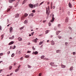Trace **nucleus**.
<instances>
[{
	"label": "nucleus",
	"mask_w": 76,
	"mask_h": 76,
	"mask_svg": "<svg viewBox=\"0 0 76 76\" xmlns=\"http://www.w3.org/2000/svg\"><path fill=\"white\" fill-rule=\"evenodd\" d=\"M50 12H48V10H47L46 11V14H47V16L46 18V19H48V18L49 15H50Z\"/></svg>",
	"instance_id": "nucleus-1"
},
{
	"label": "nucleus",
	"mask_w": 76,
	"mask_h": 76,
	"mask_svg": "<svg viewBox=\"0 0 76 76\" xmlns=\"http://www.w3.org/2000/svg\"><path fill=\"white\" fill-rule=\"evenodd\" d=\"M9 7L10 8H8L7 10V12H10V10L12 9V7Z\"/></svg>",
	"instance_id": "nucleus-2"
},
{
	"label": "nucleus",
	"mask_w": 76,
	"mask_h": 76,
	"mask_svg": "<svg viewBox=\"0 0 76 76\" xmlns=\"http://www.w3.org/2000/svg\"><path fill=\"white\" fill-rule=\"evenodd\" d=\"M28 6L31 9H32L34 7V5L31 4H29Z\"/></svg>",
	"instance_id": "nucleus-3"
},
{
	"label": "nucleus",
	"mask_w": 76,
	"mask_h": 76,
	"mask_svg": "<svg viewBox=\"0 0 76 76\" xmlns=\"http://www.w3.org/2000/svg\"><path fill=\"white\" fill-rule=\"evenodd\" d=\"M9 30L10 33H12L13 32V28L12 27H10Z\"/></svg>",
	"instance_id": "nucleus-4"
},
{
	"label": "nucleus",
	"mask_w": 76,
	"mask_h": 76,
	"mask_svg": "<svg viewBox=\"0 0 76 76\" xmlns=\"http://www.w3.org/2000/svg\"><path fill=\"white\" fill-rule=\"evenodd\" d=\"M32 54H35V55H37L38 54V52H37V51L33 52Z\"/></svg>",
	"instance_id": "nucleus-5"
},
{
	"label": "nucleus",
	"mask_w": 76,
	"mask_h": 76,
	"mask_svg": "<svg viewBox=\"0 0 76 76\" xmlns=\"http://www.w3.org/2000/svg\"><path fill=\"white\" fill-rule=\"evenodd\" d=\"M38 39H37V38H36L35 39L33 40L32 41L33 42H35V43H36V42H37V41H38Z\"/></svg>",
	"instance_id": "nucleus-6"
},
{
	"label": "nucleus",
	"mask_w": 76,
	"mask_h": 76,
	"mask_svg": "<svg viewBox=\"0 0 76 76\" xmlns=\"http://www.w3.org/2000/svg\"><path fill=\"white\" fill-rule=\"evenodd\" d=\"M68 5L69 7L70 8H72V4H71V3L70 2H69L68 4Z\"/></svg>",
	"instance_id": "nucleus-7"
},
{
	"label": "nucleus",
	"mask_w": 76,
	"mask_h": 76,
	"mask_svg": "<svg viewBox=\"0 0 76 76\" xmlns=\"http://www.w3.org/2000/svg\"><path fill=\"white\" fill-rule=\"evenodd\" d=\"M19 17V14L17 13L15 15V18H18Z\"/></svg>",
	"instance_id": "nucleus-8"
},
{
	"label": "nucleus",
	"mask_w": 76,
	"mask_h": 76,
	"mask_svg": "<svg viewBox=\"0 0 76 76\" xmlns=\"http://www.w3.org/2000/svg\"><path fill=\"white\" fill-rule=\"evenodd\" d=\"M69 21V18L68 17H66V18L65 22H68Z\"/></svg>",
	"instance_id": "nucleus-9"
},
{
	"label": "nucleus",
	"mask_w": 76,
	"mask_h": 76,
	"mask_svg": "<svg viewBox=\"0 0 76 76\" xmlns=\"http://www.w3.org/2000/svg\"><path fill=\"white\" fill-rule=\"evenodd\" d=\"M15 1H16V0H9V2L12 3H13V2Z\"/></svg>",
	"instance_id": "nucleus-10"
},
{
	"label": "nucleus",
	"mask_w": 76,
	"mask_h": 76,
	"mask_svg": "<svg viewBox=\"0 0 76 76\" xmlns=\"http://www.w3.org/2000/svg\"><path fill=\"white\" fill-rule=\"evenodd\" d=\"M24 19H25V17L24 15L22 16V17L21 18V20H23Z\"/></svg>",
	"instance_id": "nucleus-11"
},
{
	"label": "nucleus",
	"mask_w": 76,
	"mask_h": 76,
	"mask_svg": "<svg viewBox=\"0 0 76 76\" xmlns=\"http://www.w3.org/2000/svg\"><path fill=\"white\" fill-rule=\"evenodd\" d=\"M17 54H18L19 55H20V54H21V52H20V51H17Z\"/></svg>",
	"instance_id": "nucleus-12"
},
{
	"label": "nucleus",
	"mask_w": 76,
	"mask_h": 76,
	"mask_svg": "<svg viewBox=\"0 0 76 76\" xmlns=\"http://www.w3.org/2000/svg\"><path fill=\"white\" fill-rule=\"evenodd\" d=\"M18 41H22V39L20 37L18 38Z\"/></svg>",
	"instance_id": "nucleus-13"
},
{
	"label": "nucleus",
	"mask_w": 76,
	"mask_h": 76,
	"mask_svg": "<svg viewBox=\"0 0 76 76\" xmlns=\"http://www.w3.org/2000/svg\"><path fill=\"white\" fill-rule=\"evenodd\" d=\"M55 44V43H54V42L52 41L51 42V45H54Z\"/></svg>",
	"instance_id": "nucleus-14"
},
{
	"label": "nucleus",
	"mask_w": 76,
	"mask_h": 76,
	"mask_svg": "<svg viewBox=\"0 0 76 76\" xmlns=\"http://www.w3.org/2000/svg\"><path fill=\"white\" fill-rule=\"evenodd\" d=\"M61 66L62 68H65L66 67V66L64 65H63V64H61Z\"/></svg>",
	"instance_id": "nucleus-15"
},
{
	"label": "nucleus",
	"mask_w": 76,
	"mask_h": 76,
	"mask_svg": "<svg viewBox=\"0 0 76 76\" xmlns=\"http://www.w3.org/2000/svg\"><path fill=\"white\" fill-rule=\"evenodd\" d=\"M54 17H52V20L51 21V22H53L54 20Z\"/></svg>",
	"instance_id": "nucleus-16"
},
{
	"label": "nucleus",
	"mask_w": 76,
	"mask_h": 76,
	"mask_svg": "<svg viewBox=\"0 0 76 76\" xmlns=\"http://www.w3.org/2000/svg\"><path fill=\"white\" fill-rule=\"evenodd\" d=\"M14 43V42L12 41L9 43V45H12V44H13Z\"/></svg>",
	"instance_id": "nucleus-17"
},
{
	"label": "nucleus",
	"mask_w": 76,
	"mask_h": 76,
	"mask_svg": "<svg viewBox=\"0 0 76 76\" xmlns=\"http://www.w3.org/2000/svg\"><path fill=\"white\" fill-rule=\"evenodd\" d=\"M45 34H48V32H50V30H47L46 31H45Z\"/></svg>",
	"instance_id": "nucleus-18"
},
{
	"label": "nucleus",
	"mask_w": 76,
	"mask_h": 76,
	"mask_svg": "<svg viewBox=\"0 0 76 76\" xmlns=\"http://www.w3.org/2000/svg\"><path fill=\"white\" fill-rule=\"evenodd\" d=\"M34 13H31L29 14V16H34Z\"/></svg>",
	"instance_id": "nucleus-19"
},
{
	"label": "nucleus",
	"mask_w": 76,
	"mask_h": 76,
	"mask_svg": "<svg viewBox=\"0 0 76 76\" xmlns=\"http://www.w3.org/2000/svg\"><path fill=\"white\" fill-rule=\"evenodd\" d=\"M28 16V14H27V13H25L24 14V16L25 17H27Z\"/></svg>",
	"instance_id": "nucleus-20"
},
{
	"label": "nucleus",
	"mask_w": 76,
	"mask_h": 76,
	"mask_svg": "<svg viewBox=\"0 0 76 76\" xmlns=\"http://www.w3.org/2000/svg\"><path fill=\"white\" fill-rule=\"evenodd\" d=\"M50 8L51 9H53V2H51L50 5Z\"/></svg>",
	"instance_id": "nucleus-21"
},
{
	"label": "nucleus",
	"mask_w": 76,
	"mask_h": 76,
	"mask_svg": "<svg viewBox=\"0 0 76 76\" xmlns=\"http://www.w3.org/2000/svg\"><path fill=\"white\" fill-rule=\"evenodd\" d=\"M26 1H27V0H24L22 2V4H24L26 2Z\"/></svg>",
	"instance_id": "nucleus-22"
},
{
	"label": "nucleus",
	"mask_w": 76,
	"mask_h": 76,
	"mask_svg": "<svg viewBox=\"0 0 76 76\" xmlns=\"http://www.w3.org/2000/svg\"><path fill=\"white\" fill-rule=\"evenodd\" d=\"M19 70V68H18L17 69H16L15 70V72H17Z\"/></svg>",
	"instance_id": "nucleus-23"
},
{
	"label": "nucleus",
	"mask_w": 76,
	"mask_h": 76,
	"mask_svg": "<svg viewBox=\"0 0 76 76\" xmlns=\"http://www.w3.org/2000/svg\"><path fill=\"white\" fill-rule=\"evenodd\" d=\"M44 57H45V56H42L41 57V58L42 59H43L44 60Z\"/></svg>",
	"instance_id": "nucleus-24"
},
{
	"label": "nucleus",
	"mask_w": 76,
	"mask_h": 76,
	"mask_svg": "<svg viewBox=\"0 0 76 76\" xmlns=\"http://www.w3.org/2000/svg\"><path fill=\"white\" fill-rule=\"evenodd\" d=\"M67 14H68V15H69V16H70V11H68L67 12Z\"/></svg>",
	"instance_id": "nucleus-25"
},
{
	"label": "nucleus",
	"mask_w": 76,
	"mask_h": 76,
	"mask_svg": "<svg viewBox=\"0 0 76 76\" xmlns=\"http://www.w3.org/2000/svg\"><path fill=\"white\" fill-rule=\"evenodd\" d=\"M44 3V1H43L42 2H41V3H40L39 4V6H41V5H42V4H43V3Z\"/></svg>",
	"instance_id": "nucleus-26"
},
{
	"label": "nucleus",
	"mask_w": 76,
	"mask_h": 76,
	"mask_svg": "<svg viewBox=\"0 0 76 76\" xmlns=\"http://www.w3.org/2000/svg\"><path fill=\"white\" fill-rule=\"evenodd\" d=\"M24 28V26H23L22 27H21L20 28V30H22Z\"/></svg>",
	"instance_id": "nucleus-27"
},
{
	"label": "nucleus",
	"mask_w": 76,
	"mask_h": 76,
	"mask_svg": "<svg viewBox=\"0 0 76 76\" xmlns=\"http://www.w3.org/2000/svg\"><path fill=\"white\" fill-rule=\"evenodd\" d=\"M54 63L51 62L50 63V64L51 66H53V65H54Z\"/></svg>",
	"instance_id": "nucleus-28"
},
{
	"label": "nucleus",
	"mask_w": 76,
	"mask_h": 76,
	"mask_svg": "<svg viewBox=\"0 0 76 76\" xmlns=\"http://www.w3.org/2000/svg\"><path fill=\"white\" fill-rule=\"evenodd\" d=\"M70 71H72L73 70V66H71L69 69Z\"/></svg>",
	"instance_id": "nucleus-29"
},
{
	"label": "nucleus",
	"mask_w": 76,
	"mask_h": 76,
	"mask_svg": "<svg viewBox=\"0 0 76 76\" xmlns=\"http://www.w3.org/2000/svg\"><path fill=\"white\" fill-rule=\"evenodd\" d=\"M60 32H61V31H58L56 33V34L57 35H58V34H59V33H60Z\"/></svg>",
	"instance_id": "nucleus-30"
},
{
	"label": "nucleus",
	"mask_w": 76,
	"mask_h": 76,
	"mask_svg": "<svg viewBox=\"0 0 76 76\" xmlns=\"http://www.w3.org/2000/svg\"><path fill=\"white\" fill-rule=\"evenodd\" d=\"M43 60H46V61H47V60H48L49 59L48 58H44L43 59Z\"/></svg>",
	"instance_id": "nucleus-31"
},
{
	"label": "nucleus",
	"mask_w": 76,
	"mask_h": 76,
	"mask_svg": "<svg viewBox=\"0 0 76 76\" xmlns=\"http://www.w3.org/2000/svg\"><path fill=\"white\" fill-rule=\"evenodd\" d=\"M43 41H43L42 42H40L39 43V45H41V44L43 43Z\"/></svg>",
	"instance_id": "nucleus-32"
},
{
	"label": "nucleus",
	"mask_w": 76,
	"mask_h": 76,
	"mask_svg": "<svg viewBox=\"0 0 76 76\" xmlns=\"http://www.w3.org/2000/svg\"><path fill=\"white\" fill-rule=\"evenodd\" d=\"M12 69V66H10L9 67V70H11Z\"/></svg>",
	"instance_id": "nucleus-33"
},
{
	"label": "nucleus",
	"mask_w": 76,
	"mask_h": 76,
	"mask_svg": "<svg viewBox=\"0 0 76 76\" xmlns=\"http://www.w3.org/2000/svg\"><path fill=\"white\" fill-rule=\"evenodd\" d=\"M24 23L25 24H26V23H27V20H25V21L24 22Z\"/></svg>",
	"instance_id": "nucleus-34"
},
{
	"label": "nucleus",
	"mask_w": 76,
	"mask_h": 76,
	"mask_svg": "<svg viewBox=\"0 0 76 76\" xmlns=\"http://www.w3.org/2000/svg\"><path fill=\"white\" fill-rule=\"evenodd\" d=\"M29 56H28V55H26L25 56L26 58H29Z\"/></svg>",
	"instance_id": "nucleus-35"
},
{
	"label": "nucleus",
	"mask_w": 76,
	"mask_h": 76,
	"mask_svg": "<svg viewBox=\"0 0 76 76\" xmlns=\"http://www.w3.org/2000/svg\"><path fill=\"white\" fill-rule=\"evenodd\" d=\"M49 10H50V7H49V8H48V10H46V11H47V10H48V12H50V11H49Z\"/></svg>",
	"instance_id": "nucleus-36"
},
{
	"label": "nucleus",
	"mask_w": 76,
	"mask_h": 76,
	"mask_svg": "<svg viewBox=\"0 0 76 76\" xmlns=\"http://www.w3.org/2000/svg\"><path fill=\"white\" fill-rule=\"evenodd\" d=\"M3 36H4V34H2L1 35V39H2L3 38Z\"/></svg>",
	"instance_id": "nucleus-37"
},
{
	"label": "nucleus",
	"mask_w": 76,
	"mask_h": 76,
	"mask_svg": "<svg viewBox=\"0 0 76 76\" xmlns=\"http://www.w3.org/2000/svg\"><path fill=\"white\" fill-rule=\"evenodd\" d=\"M59 51H60V50H56V53H59Z\"/></svg>",
	"instance_id": "nucleus-38"
},
{
	"label": "nucleus",
	"mask_w": 76,
	"mask_h": 76,
	"mask_svg": "<svg viewBox=\"0 0 76 76\" xmlns=\"http://www.w3.org/2000/svg\"><path fill=\"white\" fill-rule=\"evenodd\" d=\"M31 66H29V65H28V68H31Z\"/></svg>",
	"instance_id": "nucleus-39"
},
{
	"label": "nucleus",
	"mask_w": 76,
	"mask_h": 76,
	"mask_svg": "<svg viewBox=\"0 0 76 76\" xmlns=\"http://www.w3.org/2000/svg\"><path fill=\"white\" fill-rule=\"evenodd\" d=\"M18 5V3L17 2L16 4L15 5V7H16V6H17Z\"/></svg>",
	"instance_id": "nucleus-40"
},
{
	"label": "nucleus",
	"mask_w": 76,
	"mask_h": 76,
	"mask_svg": "<svg viewBox=\"0 0 76 76\" xmlns=\"http://www.w3.org/2000/svg\"><path fill=\"white\" fill-rule=\"evenodd\" d=\"M31 51H28L27 53H31Z\"/></svg>",
	"instance_id": "nucleus-41"
},
{
	"label": "nucleus",
	"mask_w": 76,
	"mask_h": 76,
	"mask_svg": "<svg viewBox=\"0 0 76 76\" xmlns=\"http://www.w3.org/2000/svg\"><path fill=\"white\" fill-rule=\"evenodd\" d=\"M15 48H16V46L15 45H14L12 48V49H14Z\"/></svg>",
	"instance_id": "nucleus-42"
},
{
	"label": "nucleus",
	"mask_w": 76,
	"mask_h": 76,
	"mask_svg": "<svg viewBox=\"0 0 76 76\" xmlns=\"http://www.w3.org/2000/svg\"><path fill=\"white\" fill-rule=\"evenodd\" d=\"M12 57H14V53H12L11 55Z\"/></svg>",
	"instance_id": "nucleus-43"
},
{
	"label": "nucleus",
	"mask_w": 76,
	"mask_h": 76,
	"mask_svg": "<svg viewBox=\"0 0 76 76\" xmlns=\"http://www.w3.org/2000/svg\"><path fill=\"white\" fill-rule=\"evenodd\" d=\"M58 38L59 39H61V36H58Z\"/></svg>",
	"instance_id": "nucleus-44"
},
{
	"label": "nucleus",
	"mask_w": 76,
	"mask_h": 76,
	"mask_svg": "<svg viewBox=\"0 0 76 76\" xmlns=\"http://www.w3.org/2000/svg\"><path fill=\"white\" fill-rule=\"evenodd\" d=\"M14 37L15 36H12V37H11V38L12 39H13Z\"/></svg>",
	"instance_id": "nucleus-45"
},
{
	"label": "nucleus",
	"mask_w": 76,
	"mask_h": 76,
	"mask_svg": "<svg viewBox=\"0 0 76 76\" xmlns=\"http://www.w3.org/2000/svg\"><path fill=\"white\" fill-rule=\"evenodd\" d=\"M3 53H0V56H3Z\"/></svg>",
	"instance_id": "nucleus-46"
},
{
	"label": "nucleus",
	"mask_w": 76,
	"mask_h": 76,
	"mask_svg": "<svg viewBox=\"0 0 76 76\" xmlns=\"http://www.w3.org/2000/svg\"><path fill=\"white\" fill-rule=\"evenodd\" d=\"M10 53V51H8L7 52V54H9Z\"/></svg>",
	"instance_id": "nucleus-47"
},
{
	"label": "nucleus",
	"mask_w": 76,
	"mask_h": 76,
	"mask_svg": "<svg viewBox=\"0 0 76 76\" xmlns=\"http://www.w3.org/2000/svg\"><path fill=\"white\" fill-rule=\"evenodd\" d=\"M34 32H33L31 33V35L32 36L34 35Z\"/></svg>",
	"instance_id": "nucleus-48"
},
{
	"label": "nucleus",
	"mask_w": 76,
	"mask_h": 76,
	"mask_svg": "<svg viewBox=\"0 0 76 76\" xmlns=\"http://www.w3.org/2000/svg\"><path fill=\"white\" fill-rule=\"evenodd\" d=\"M75 54H76V53H75V52H73V55H75Z\"/></svg>",
	"instance_id": "nucleus-49"
},
{
	"label": "nucleus",
	"mask_w": 76,
	"mask_h": 76,
	"mask_svg": "<svg viewBox=\"0 0 76 76\" xmlns=\"http://www.w3.org/2000/svg\"><path fill=\"white\" fill-rule=\"evenodd\" d=\"M58 27L59 28L60 27V24H59L58 25Z\"/></svg>",
	"instance_id": "nucleus-50"
},
{
	"label": "nucleus",
	"mask_w": 76,
	"mask_h": 76,
	"mask_svg": "<svg viewBox=\"0 0 76 76\" xmlns=\"http://www.w3.org/2000/svg\"><path fill=\"white\" fill-rule=\"evenodd\" d=\"M68 44V42H66L65 43V45H67V44Z\"/></svg>",
	"instance_id": "nucleus-51"
},
{
	"label": "nucleus",
	"mask_w": 76,
	"mask_h": 76,
	"mask_svg": "<svg viewBox=\"0 0 76 76\" xmlns=\"http://www.w3.org/2000/svg\"><path fill=\"white\" fill-rule=\"evenodd\" d=\"M51 23H49V26H51Z\"/></svg>",
	"instance_id": "nucleus-52"
},
{
	"label": "nucleus",
	"mask_w": 76,
	"mask_h": 76,
	"mask_svg": "<svg viewBox=\"0 0 76 76\" xmlns=\"http://www.w3.org/2000/svg\"><path fill=\"white\" fill-rule=\"evenodd\" d=\"M32 12H33V13H35V11L34 10H32Z\"/></svg>",
	"instance_id": "nucleus-53"
},
{
	"label": "nucleus",
	"mask_w": 76,
	"mask_h": 76,
	"mask_svg": "<svg viewBox=\"0 0 76 76\" xmlns=\"http://www.w3.org/2000/svg\"><path fill=\"white\" fill-rule=\"evenodd\" d=\"M41 75H42L41 73H40L39 74V76H41Z\"/></svg>",
	"instance_id": "nucleus-54"
},
{
	"label": "nucleus",
	"mask_w": 76,
	"mask_h": 76,
	"mask_svg": "<svg viewBox=\"0 0 76 76\" xmlns=\"http://www.w3.org/2000/svg\"><path fill=\"white\" fill-rule=\"evenodd\" d=\"M20 60H23V57H21L20 58Z\"/></svg>",
	"instance_id": "nucleus-55"
},
{
	"label": "nucleus",
	"mask_w": 76,
	"mask_h": 76,
	"mask_svg": "<svg viewBox=\"0 0 76 76\" xmlns=\"http://www.w3.org/2000/svg\"><path fill=\"white\" fill-rule=\"evenodd\" d=\"M52 18H54V14H52Z\"/></svg>",
	"instance_id": "nucleus-56"
},
{
	"label": "nucleus",
	"mask_w": 76,
	"mask_h": 76,
	"mask_svg": "<svg viewBox=\"0 0 76 76\" xmlns=\"http://www.w3.org/2000/svg\"><path fill=\"white\" fill-rule=\"evenodd\" d=\"M20 67V65L18 66V68L19 69Z\"/></svg>",
	"instance_id": "nucleus-57"
},
{
	"label": "nucleus",
	"mask_w": 76,
	"mask_h": 76,
	"mask_svg": "<svg viewBox=\"0 0 76 76\" xmlns=\"http://www.w3.org/2000/svg\"><path fill=\"white\" fill-rule=\"evenodd\" d=\"M32 48L33 49V50H35V48H34V46H33L32 47Z\"/></svg>",
	"instance_id": "nucleus-58"
},
{
	"label": "nucleus",
	"mask_w": 76,
	"mask_h": 76,
	"mask_svg": "<svg viewBox=\"0 0 76 76\" xmlns=\"http://www.w3.org/2000/svg\"><path fill=\"white\" fill-rule=\"evenodd\" d=\"M39 4H38V3H37L36 4V6H38V5Z\"/></svg>",
	"instance_id": "nucleus-59"
},
{
	"label": "nucleus",
	"mask_w": 76,
	"mask_h": 76,
	"mask_svg": "<svg viewBox=\"0 0 76 76\" xmlns=\"http://www.w3.org/2000/svg\"><path fill=\"white\" fill-rule=\"evenodd\" d=\"M7 22L8 23H9V19H7Z\"/></svg>",
	"instance_id": "nucleus-60"
},
{
	"label": "nucleus",
	"mask_w": 76,
	"mask_h": 76,
	"mask_svg": "<svg viewBox=\"0 0 76 76\" xmlns=\"http://www.w3.org/2000/svg\"><path fill=\"white\" fill-rule=\"evenodd\" d=\"M35 7H36V5L34 4V7L35 8Z\"/></svg>",
	"instance_id": "nucleus-61"
},
{
	"label": "nucleus",
	"mask_w": 76,
	"mask_h": 76,
	"mask_svg": "<svg viewBox=\"0 0 76 76\" xmlns=\"http://www.w3.org/2000/svg\"><path fill=\"white\" fill-rule=\"evenodd\" d=\"M55 6H53V9H55Z\"/></svg>",
	"instance_id": "nucleus-62"
},
{
	"label": "nucleus",
	"mask_w": 76,
	"mask_h": 76,
	"mask_svg": "<svg viewBox=\"0 0 76 76\" xmlns=\"http://www.w3.org/2000/svg\"><path fill=\"white\" fill-rule=\"evenodd\" d=\"M0 30H1V26H0Z\"/></svg>",
	"instance_id": "nucleus-63"
},
{
	"label": "nucleus",
	"mask_w": 76,
	"mask_h": 76,
	"mask_svg": "<svg viewBox=\"0 0 76 76\" xmlns=\"http://www.w3.org/2000/svg\"><path fill=\"white\" fill-rule=\"evenodd\" d=\"M69 28L70 29H72V28L70 27H69Z\"/></svg>",
	"instance_id": "nucleus-64"
}]
</instances>
